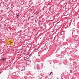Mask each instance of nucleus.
<instances>
[{"label":"nucleus","instance_id":"1","mask_svg":"<svg viewBox=\"0 0 79 79\" xmlns=\"http://www.w3.org/2000/svg\"><path fill=\"white\" fill-rule=\"evenodd\" d=\"M52 72H51L50 73V76H51V74H52Z\"/></svg>","mask_w":79,"mask_h":79},{"label":"nucleus","instance_id":"2","mask_svg":"<svg viewBox=\"0 0 79 79\" xmlns=\"http://www.w3.org/2000/svg\"><path fill=\"white\" fill-rule=\"evenodd\" d=\"M72 70H70V73H72Z\"/></svg>","mask_w":79,"mask_h":79},{"label":"nucleus","instance_id":"3","mask_svg":"<svg viewBox=\"0 0 79 79\" xmlns=\"http://www.w3.org/2000/svg\"><path fill=\"white\" fill-rule=\"evenodd\" d=\"M5 60V58L2 59V60Z\"/></svg>","mask_w":79,"mask_h":79},{"label":"nucleus","instance_id":"4","mask_svg":"<svg viewBox=\"0 0 79 79\" xmlns=\"http://www.w3.org/2000/svg\"><path fill=\"white\" fill-rule=\"evenodd\" d=\"M29 19H30V17H29Z\"/></svg>","mask_w":79,"mask_h":79},{"label":"nucleus","instance_id":"5","mask_svg":"<svg viewBox=\"0 0 79 79\" xmlns=\"http://www.w3.org/2000/svg\"><path fill=\"white\" fill-rule=\"evenodd\" d=\"M40 21H39V22H40Z\"/></svg>","mask_w":79,"mask_h":79}]
</instances>
